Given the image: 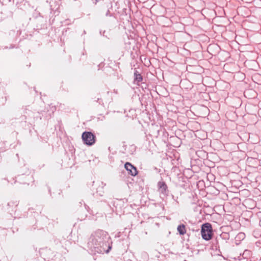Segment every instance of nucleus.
<instances>
[{"mask_svg":"<svg viewBox=\"0 0 261 261\" xmlns=\"http://www.w3.org/2000/svg\"><path fill=\"white\" fill-rule=\"evenodd\" d=\"M158 186L159 188V190L162 193L164 194L166 192L167 186L164 181H159L158 184Z\"/></svg>","mask_w":261,"mask_h":261,"instance_id":"5","label":"nucleus"},{"mask_svg":"<svg viewBox=\"0 0 261 261\" xmlns=\"http://www.w3.org/2000/svg\"><path fill=\"white\" fill-rule=\"evenodd\" d=\"M124 167L128 173L132 176H136L137 174V169L130 163L127 162L124 165Z\"/></svg>","mask_w":261,"mask_h":261,"instance_id":"4","label":"nucleus"},{"mask_svg":"<svg viewBox=\"0 0 261 261\" xmlns=\"http://www.w3.org/2000/svg\"><path fill=\"white\" fill-rule=\"evenodd\" d=\"M111 249V247L109 246V249L106 251L107 253H108L109 251V250Z\"/></svg>","mask_w":261,"mask_h":261,"instance_id":"9","label":"nucleus"},{"mask_svg":"<svg viewBox=\"0 0 261 261\" xmlns=\"http://www.w3.org/2000/svg\"><path fill=\"white\" fill-rule=\"evenodd\" d=\"M135 81H137L138 82H140L142 80V76L140 74H137L136 73H135Z\"/></svg>","mask_w":261,"mask_h":261,"instance_id":"7","label":"nucleus"},{"mask_svg":"<svg viewBox=\"0 0 261 261\" xmlns=\"http://www.w3.org/2000/svg\"><path fill=\"white\" fill-rule=\"evenodd\" d=\"M201 233L203 239L206 241L211 240L213 235L212 225L208 223L203 224L201 226Z\"/></svg>","mask_w":261,"mask_h":261,"instance_id":"2","label":"nucleus"},{"mask_svg":"<svg viewBox=\"0 0 261 261\" xmlns=\"http://www.w3.org/2000/svg\"><path fill=\"white\" fill-rule=\"evenodd\" d=\"M98 0H96V2H98Z\"/></svg>","mask_w":261,"mask_h":261,"instance_id":"11","label":"nucleus"},{"mask_svg":"<svg viewBox=\"0 0 261 261\" xmlns=\"http://www.w3.org/2000/svg\"><path fill=\"white\" fill-rule=\"evenodd\" d=\"M95 135L90 132H85L82 135L84 143L88 146H91L95 143Z\"/></svg>","mask_w":261,"mask_h":261,"instance_id":"3","label":"nucleus"},{"mask_svg":"<svg viewBox=\"0 0 261 261\" xmlns=\"http://www.w3.org/2000/svg\"><path fill=\"white\" fill-rule=\"evenodd\" d=\"M177 229L180 235H184L186 233V226L184 224L178 225Z\"/></svg>","mask_w":261,"mask_h":261,"instance_id":"6","label":"nucleus"},{"mask_svg":"<svg viewBox=\"0 0 261 261\" xmlns=\"http://www.w3.org/2000/svg\"><path fill=\"white\" fill-rule=\"evenodd\" d=\"M244 236V233H240L239 234V236H240V237H243Z\"/></svg>","mask_w":261,"mask_h":261,"instance_id":"8","label":"nucleus"},{"mask_svg":"<svg viewBox=\"0 0 261 261\" xmlns=\"http://www.w3.org/2000/svg\"><path fill=\"white\" fill-rule=\"evenodd\" d=\"M109 12V11H108V12H107V14H106V15H108Z\"/></svg>","mask_w":261,"mask_h":261,"instance_id":"10","label":"nucleus"},{"mask_svg":"<svg viewBox=\"0 0 261 261\" xmlns=\"http://www.w3.org/2000/svg\"><path fill=\"white\" fill-rule=\"evenodd\" d=\"M109 238L107 232L102 230H97L91 236L88 245L92 247V246L100 245Z\"/></svg>","mask_w":261,"mask_h":261,"instance_id":"1","label":"nucleus"}]
</instances>
